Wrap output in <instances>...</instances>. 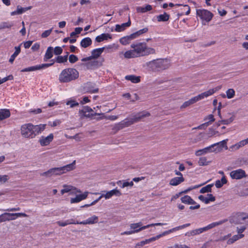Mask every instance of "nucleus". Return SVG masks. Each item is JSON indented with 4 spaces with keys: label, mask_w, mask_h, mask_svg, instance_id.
I'll return each mask as SVG.
<instances>
[{
    "label": "nucleus",
    "mask_w": 248,
    "mask_h": 248,
    "mask_svg": "<svg viewBox=\"0 0 248 248\" xmlns=\"http://www.w3.org/2000/svg\"><path fill=\"white\" fill-rule=\"evenodd\" d=\"M124 31V23L121 25L117 24L115 26V31L117 32H121Z\"/></svg>",
    "instance_id": "57"
},
{
    "label": "nucleus",
    "mask_w": 248,
    "mask_h": 248,
    "mask_svg": "<svg viewBox=\"0 0 248 248\" xmlns=\"http://www.w3.org/2000/svg\"><path fill=\"white\" fill-rule=\"evenodd\" d=\"M53 138V134L51 133L47 137L42 136L39 140V142L42 146H46L52 141Z\"/></svg>",
    "instance_id": "16"
},
{
    "label": "nucleus",
    "mask_w": 248,
    "mask_h": 248,
    "mask_svg": "<svg viewBox=\"0 0 248 248\" xmlns=\"http://www.w3.org/2000/svg\"><path fill=\"white\" fill-rule=\"evenodd\" d=\"M138 37H138V35L137 34L136 32H134L133 33H132L129 35L125 36V42L130 41L134 40L135 39H136Z\"/></svg>",
    "instance_id": "45"
},
{
    "label": "nucleus",
    "mask_w": 248,
    "mask_h": 248,
    "mask_svg": "<svg viewBox=\"0 0 248 248\" xmlns=\"http://www.w3.org/2000/svg\"><path fill=\"white\" fill-rule=\"evenodd\" d=\"M166 225V223H154V224H149L146 226H144L140 228L139 230H137L136 231V232L144 230V229L148 228L149 227H151V226H162V225Z\"/></svg>",
    "instance_id": "43"
},
{
    "label": "nucleus",
    "mask_w": 248,
    "mask_h": 248,
    "mask_svg": "<svg viewBox=\"0 0 248 248\" xmlns=\"http://www.w3.org/2000/svg\"><path fill=\"white\" fill-rule=\"evenodd\" d=\"M152 9V6L149 4L145 5L144 7H138L137 9L138 12L141 13H145L147 11L151 10Z\"/></svg>",
    "instance_id": "38"
},
{
    "label": "nucleus",
    "mask_w": 248,
    "mask_h": 248,
    "mask_svg": "<svg viewBox=\"0 0 248 248\" xmlns=\"http://www.w3.org/2000/svg\"><path fill=\"white\" fill-rule=\"evenodd\" d=\"M197 16L201 19L207 22L210 21L213 16V15L209 11L204 9H198L196 11Z\"/></svg>",
    "instance_id": "7"
},
{
    "label": "nucleus",
    "mask_w": 248,
    "mask_h": 248,
    "mask_svg": "<svg viewBox=\"0 0 248 248\" xmlns=\"http://www.w3.org/2000/svg\"><path fill=\"white\" fill-rule=\"evenodd\" d=\"M104 193H105V194L103 193L101 195V196L96 200H94L93 202L90 204L85 205L84 206H89L90 205H93L95 204L96 203H97L101 198L103 197H105L106 199H108L112 197L114 195L118 196L120 194V191L117 190V189H114L113 190H111L109 191H102Z\"/></svg>",
    "instance_id": "5"
},
{
    "label": "nucleus",
    "mask_w": 248,
    "mask_h": 248,
    "mask_svg": "<svg viewBox=\"0 0 248 248\" xmlns=\"http://www.w3.org/2000/svg\"><path fill=\"white\" fill-rule=\"evenodd\" d=\"M123 128H124V123H123V121H122L120 123L116 124L113 128V130L118 131L123 129Z\"/></svg>",
    "instance_id": "50"
},
{
    "label": "nucleus",
    "mask_w": 248,
    "mask_h": 248,
    "mask_svg": "<svg viewBox=\"0 0 248 248\" xmlns=\"http://www.w3.org/2000/svg\"><path fill=\"white\" fill-rule=\"evenodd\" d=\"M181 202L186 204H189V202L191 201V198L188 195H186L181 198Z\"/></svg>",
    "instance_id": "48"
},
{
    "label": "nucleus",
    "mask_w": 248,
    "mask_h": 248,
    "mask_svg": "<svg viewBox=\"0 0 248 248\" xmlns=\"http://www.w3.org/2000/svg\"><path fill=\"white\" fill-rule=\"evenodd\" d=\"M198 102V100L196 97V96L194 97H192L190 99H189V100L187 101H186L185 102L183 105L181 106L180 108L181 109L182 108H186L187 107H188L189 106L196 103Z\"/></svg>",
    "instance_id": "33"
},
{
    "label": "nucleus",
    "mask_w": 248,
    "mask_h": 248,
    "mask_svg": "<svg viewBox=\"0 0 248 248\" xmlns=\"http://www.w3.org/2000/svg\"><path fill=\"white\" fill-rule=\"evenodd\" d=\"M209 161L207 160V158L205 157H202L199 158L198 161V164L200 166H206L209 164Z\"/></svg>",
    "instance_id": "44"
},
{
    "label": "nucleus",
    "mask_w": 248,
    "mask_h": 248,
    "mask_svg": "<svg viewBox=\"0 0 248 248\" xmlns=\"http://www.w3.org/2000/svg\"><path fill=\"white\" fill-rule=\"evenodd\" d=\"M204 121H208V122H206V123H209V125L211 124V123L215 121V118L214 117V115L212 114H210L208 115L207 117H206L204 119Z\"/></svg>",
    "instance_id": "52"
},
{
    "label": "nucleus",
    "mask_w": 248,
    "mask_h": 248,
    "mask_svg": "<svg viewBox=\"0 0 248 248\" xmlns=\"http://www.w3.org/2000/svg\"><path fill=\"white\" fill-rule=\"evenodd\" d=\"M236 217L237 219V220H235V217H234L232 219H231V222L234 223L235 224H240L241 223V220H244L247 218H248V215L244 213H239L236 215Z\"/></svg>",
    "instance_id": "18"
},
{
    "label": "nucleus",
    "mask_w": 248,
    "mask_h": 248,
    "mask_svg": "<svg viewBox=\"0 0 248 248\" xmlns=\"http://www.w3.org/2000/svg\"><path fill=\"white\" fill-rule=\"evenodd\" d=\"M159 71L167 69L170 66V61L167 59H157Z\"/></svg>",
    "instance_id": "13"
},
{
    "label": "nucleus",
    "mask_w": 248,
    "mask_h": 248,
    "mask_svg": "<svg viewBox=\"0 0 248 248\" xmlns=\"http://www.w3.org/2000/svg\"><path fill=\"white\" fill-rule=\"evenodd\" d=\"M213 184H210L204 187H202L200 192L201 193H204L206 192H211V188L213 186Z\"/></svg>",
    "instance_id": "42"
},
{
    "label": "nucleus",
    "mask_w": 248,
    "mask_h": 248,
    "mask_svg": "<svg viewBox=\"0 0 248 248\" xmlns=\"http://www.w3.org/2000/svg\"><path fill=\"white\" fill-rule=\"evenodd\" d=\"M66 224V225L70 224H79V222L78 221H76L75 219L71 218L70 219H67L64 221Z\"/></svg>",
    "instance_id": "56"
},
{
    "label": "nucleus",
    "mask_w": 248,
    "mask_h": 248,
    "mask_svg": "<svg viewBox=\"0 0 248 248\" xmlns=\"http://www.w3.org/2000/svg\"><path fill=\"white\" fill-rule=\"evenodd\" d=\"M53 56V47L49 46L47 47L45 54L44 55L43 60L46 62L48 60L51 59Z\"/></svg>",
    "instance_id": "25"
},
{
    "label": "nucleus",
    "mask_w": 248,
    "mask_h": 248,
    "mask_svg": "<svg viewBox=\"0 0 248 248\" xmlns=\"http://www.w3.org/2000/svg\"><path fill=\"white\" fill-rule=\"evenodd\" d=\"M52 31V29H51L44 31L41 34L42 38H46L48 37L51 34Z\"/></svg>",
    "instance_id": "58"
},
{
    "label": "nucleus",
    "mask_w": 248,
    "mask_h": 248,
    "mask_svg": "<svg viewBox=\"0 0 248 248\" xmlns=\"http://www.w3.org/2000/svg\"><path fill=\"white\" fill-rule=\"evenodd\" d=\"M64 173L63 172L62 167L60 168H54L49 169L48 170L44 172L41 174V176H45L46 177H50L53 175H61Z\"/></svg>",
    "instance_id": "10"
},
{
    "label": "nucleus",
    "mask_w": 248,
    "mask_h": 248,
    "mask_svg": "<svg viewBox=\"0 0 248 248\" xmlns=\"http://www.w3.org/2000/svg\"><path fill=\"white\" fill-rule=\"evenodd\" d=\"M13 24L9 22H3L1 25V28L5 29V28H10L12 27Z\"/></svg>",
    "instance_id": "60"
},
{
    "label": "nucleus",
    "mask_w": 248,
    "mask_h": 248,
    "mask_svg": "<svg viewBox=\"0 0 248 248\" xmlns=\"http://www.w3.org/2000/svg\"><path fill=\"white\" fill-rule=\"evenodd\" d=\"M45 126L44 124L34 125L31 123L24 124L21 127V134L25 138H34L44 131Z\"/></svg>",
    "instance_id": "2"
},
{
    "label": "nucleus",
    "mask_w": 248,
    "mask_h": 248,
    "mask_svg": "<svg viewBox=\"0 0 248 248\" xmlns=\"http://www.w3.org/2000/svg\"><path fill=\"white\" fill-rule=\"evenodd\" d=\"M193 230H194L195 235L200 234L202 233V232H205V229H204V227L199 228V229Z\"/></svg>",
    "instance_id": "62"
},
{
    "label": "nucleus",
    "mask_w": 248,
    "mask_h": 248,
    "mask_svg": "<svg viewBox=\"0 0 248 248\" xmlns=\"http://www.w3.org/2000/svg\"><path fill=\"white\" fill-rule=\"evenodd\" d=\"M199 199L202 202H204L205 204L209 203L210 202H214L216 198L211 194H208L207 197H205L203 195H200L199 196Z\"/></svg>",
    "instance_id": "19"
},
{
    "label": "nucleus",
    "mask_w": 248,
    "mask_h": 248,
    "mask_svg": "<svg viewBox=\"0 0 248 248\" xmlns=\"http://www.w3.org/2000/svg\"><path fill=\"white\" fill-rule=\"evenodd\" d=\"M226 221H227V220H221V221H219L218 222H213V223L209 224L207 226L204 227V229H205V231H207L208 230L211 229L217 226L221 225L222 224L225 222Z\"/></svg>",
    "instance_id": "34"
},
{
    "label": "nucleus",
    "mask_w": 248,
    "mask_h": 248,
    "mask_svg": "<svg viewBox=\"0 0 248 248\" xmlns=\"http://www.w3.org/2000/svg\"><path fill=\"white\" fill-rule=\"evenodd\" d=\"M150 113L146 110L142 111L132 116L131 118L125 120V127L128 126L134 123L139 122L144 118L149 117Z\"/></svg>",
    "instance_id": "4"
},
{
    "label": "nucleus",
    "mask_w": 248,
    "mask_h": 248,
    "mask_svg": "<svg viewBox=\"0 0 248 248\" xmlns=\"http://www.w3.org/2000/svg\"><path fill=\"white\" fill-rule=\"evenodd\" d=\"M148 31V29L147 28H144L141 30H140L137 31H136L138 37H140L142 34L146 33Z\"/></svg>",
    "instance_id": "59"
},
{
    "label": "nucleus",
    "mask_w": 248,
    "mask_h": 248,
    "mask_svg": "<svg viewBox=\"0 0 248 248\" xmlns=\"http://www.w3.org/2000/svg\"><path fill=\"white\" fill-rule=\"evenodd\" d=\"M11 115V113L8 109H0V121L9 118Z\"/></svg>",
    "instance_id": "28"
},
{
    "label": "nucleus",
    "mask_w": 248,
    "mask_h": 248,
    "mask_svg": "<svg viewBox=\"0 0 248 248\" xmlns=\"http://www.w3.org/2000/svg\"><path fill=\"white\" fill-rule=\"evenodd\" d=\"M104 47L94 49L92 51V56L81 59L82 62H86L91 60L92 58H97L102 53Z\"/></svg>",
    "instance_id": "11"
},
{
    "label": "nucleus",
    "mask_w": 248,
    "mask_h": 248,
    "mask_svg": "<svg viewBox=\"0 0 248 248\" xmlns=\"http://www.w3.org/2000/svg\"><path fill=\"white\" fill-rule=\"evenodd\" d=\"M234 120V117L233 116L230 117L228 119L221 120L219 122L223 124H231Z\"/></svg>",
    "instance_id": "51"
},
{
    "label": "nucleus",
    "mask_w": 248,
    "mask_h": 248,
    "mask_svg": "<svg viewBox=\"0 0 248 248\" xmlns=\"http://www.w3.org/2000/svg\"><path fill=\"white\" fill-rule=\"evenodd\" d=\"M51 64H41L24 68L21 70V72H30L45 69L50 67Z\"/></svg>",
    "instance_id": "12"
},
{
    "label": "nucleus",
    "mask_w": 248,
    "mask_h": 248,
    "mask_svg": "<svg viewBox=\"0 0 248 248\" xmlns=\"http://www.w3.org/2000/svg\"><path fill=\"white\" fill-rule=\"evenodd\" d=\"M221 88V86H217L214 88L209 89L208 91L203 92L197 96L196 97L198 101L204 99V98L208 97L209 96L213 95L215 93L219 91Z\"/></svg>",
    "instance_id": "9"
},
{
    "label": "nucleus",
    "mask_w": 248,
    "mask_h": 248,
    "mask_svg": "<svg viewBox=\"0 0 248 248\" xmlns=\"http://www.w3.org/2000/svg\"><path fill=\"white\" fill-rule=\"evenodd\" d=\"M80 113L83 115L84 116L88 118L91 117L95 115H99V114L97 113H91L93 112V109L88 106H85L83 107V109L79 111Z\"/></svg>",
    "instance_id": "17"
},
{
    "label": "nucleus",
    "mask_w": 248,
    "mask_h": 248,
    "mask_svg": "<svg viewBox=\"0 0 248 248\" xmlns=\"http://www.w3.org/2000/svg\"><path fill=\"white\" fill-rule=\"evenodd\" d=\"M235 93V91L233 89H229L226 92V97L228 99H231L234 96Z\"/></svg>",
    "instance_id": "46"
},
{
    "label": "nucleus",
    "mask_w": 248,
    "mask_h": 248,
    "mask_svg": "<svg viewBox=\"0 0 248 248\" xmlns=\"http://www.w3.org/2000/svg\"><path fill=\"white\" fill-rule=\"evenodd\" d=\"M228 140V139H226L224 140H223L220 142H218L217 143H214L213 144L211 145V146H213L214 147V146L219 145L222 148H225L226 150L228 149V147L227 146V142Z\"/></svg>",
    "instance_id": "40"
},
{
    "label": "nucleus",
    "mask_w": 248,
    "mask_h": 248,
    "mask_svg": "<svg viewBox=\"0 0 248 248\" xmlns=\"http://www.w3.org/2000/svg\"><path fill=\"white\" fill-rule=\"evenodd\" d=\"M75 163L76 161L75 160L73 163L62 167V169L63 172H65V171L74 170L75 169Z\"/></svg>",
    "instance_id": "37"
},
{
    "label": "nucleus",
    "mask_w": 248,
    "mask_h": 248,
    "mask_svg": "<svg viewBox=\"0 0 248 248\" xmlns=\"http://www.w3.org/2000/svg\"><path fill=\"white\" fill-rule=\"evenodd\" d=\"M143 67L149 71H159L157 59L146 62L143 64Z\"/></svg>",
    "instance_id": "8"
},
{
    "label": "nucleus",
    "mask_w": 248,
    "mask_h": 248,
    "mask_svg": "<svg viewBox=\"0 0 248 248\" xmlns=\"http://www.w3.org/2000/svg\"><path fill=\"white\" fill-rule=\"evenodd\" d=\"M84 89L86 92L91 93H97L99 91L98 88L95 87V84L91 82L85 83Z\"/></svg>",
    "instance_id": "14"
},
{
    "label": "nucleus",
    "mask_w": 248,
    "mask_h": 248,
    "mask_svg": "<svg viewBox=\"0 0 248 248\" xmlns=\"http://www.w3.org/2000/svg\"><path fill=\"white\" fill-rule=\"evenodd\" d=\"M78 60V57L74 54H71L69 56V62L71 63H74L76 62H77Z\"/></svg>",
    "instance_id": "49"
},
{
    "label": "nucleus",
    "mask_w": 248,
    "mask_h": 248,
    "mask_svg": "<svg viewBox=\"0 0 248 248\" xmlns=\"http://www.w3.org/2000/svg\"><path fill=\"white\" fill-rule=\"evenodd\" d=\"M131 47L132 49L125 52V58H135L155 53V49L147 46L144 42L133 43Z\"/></svg>",
    "instance_id": "1"
},
{
    "label": "nucleus",
    "mask_w": 248,
    "mask_h": 248,
    "mask_svg": "<svg viewBox=\"0 0 248 248\" xmlns=\"http://www.w3.org/2000/svg\"><path fill=\"white\" fill-rule=\"evenodd\" d=\"M209 125V123H203V124L199 125L198 126H197L196 127L193 128V129H205Z\"/></svg>",
    "instance_id": "55"
},
{
    "label": "nucleus",
    "mask_w": 248,
    "mask_h": 248,
    "mask_svg": "<svg viewBox=\"0 0 248 248\" xmlns=\"http://www.w3.org/2000/svg\"><path fill=\"white\" fill-rule=\"evenodd\" d=\"M15 219L16 217H13L12 213H5L0 215V223Z\"/></svg>",
    "instance_id": "20"
},
{
    "label": "nucleus",
    "mask_w": 248,
    "mask_h": 248,
    "mask_svg": "<svg viewBox=\"0 0 248 248\" xmlns=\"http://www.w3.org/2000/svg\"><path fill=\"white\" fill-rule=\"evenodd\" d=\"M98 221V217L94 215L87 219L79 222V224H93L96 223H97Z\"/></svg>",
    "instance_id": "21"
},
{
    "label": "nucleus",
    "mask_w": 248,
    "mask_h": 248,
    "mask_svg": "<svg viewBox=\"0 0 248 248\" xmlns=\"http://www.w3.org/2000/svg\"><path fill=\"white\" fill-rule=\"evenodd\" d=\"M40 46V44L38 43H36L32 46L31 49L34 51H37L39 49Z\"/></svg>",
    "instance_id": "64"
},
{
    "label": "nucleus",
    "mask_w": 248,
    "mask_h": 248,
    "mask_svg": "<svg viewBox=\"0 0 248 248\" xmlns=\"http://www.w3.org/2000/svg\"><path fill=\"white\" fill-rule=\"evenodd\" d=\"M62 52V49L60 46H56L53 48V53L56 55H59Z\"/></svg>",
    "instance_id": "54"
},
{
    "label": "nucleus",
    "mask_w": 248,
    "mask_h": 248,
    "mask_svg": "<svg viewBox=\"0 0 248 248\" xmlns=\"http://www.w3.org/2000/svg\"><path fill=\"white\" fill-rule=\"evenodd\" d=\"M212 147H213V146H211V145H210V146L205 147L202 149L199 150L195 152V155L196 156H200L202 155L205 154L207 153L210 152H211L210 149Z\"/></svg>",
    "instance_id": "32"
},
{
    "label": "nucleus",
    "mask_w": 248,
    "mask_h": 248,
    "mask_svg": "<svg viewBox=\"0 0 248 248\" xmlns=\"http://www.w3.org/2000/svg\"><path fill=\"white\" fill-rule=\"evenodd\" d=\"M155 241V238H150L148 239H146L145 240L142 241L137 244H136L135 246L136 248H140L145 244L150 243V242H152L153 241Z\"/></svg>",
    "instance_id": "35"
},
{
    "label": "nucleus",
    "mask_w": 248,
    "mask_h": 248,
    "mask_svg": "<svg viewBox=\"0 0 248 248\" xmlns=\"http://www.w3.org/2000/svg\"><path fill=\"white\" fill-rule=\"evenodd\" d=\"M247 144H248V138L241 140L235 144L232 145L230 147L229 150L231 152H235Z\"/></svg>",
    "instance_id": "15"
},
{
    "label": "nucleus",
    "mask_w": 248,
    "mask_h": 248,
    "mask_svg": "<svg viewBox=\"0 0 248 248\" xmlns=\"http://www.w3.org/2000/svg\"><path fill=\"white\" fill-rule=\"evenodd\" d=\"M68 58V55L65 56H58L56 57V62L59 63H64L67 62Z\"/></svg>",
    "instance_id": "39"
},
{
    "label": "nucleus",
    "mask_w": 248,
    "mask_h": 248,
    "mask_svg": "<svg viewBox=\"0 0 248 248\" xmlns=\"http://www.w3.org/2000/svg\"><path fill=\"white\" fill-rule=\"evenodd\" d=\"M82 64L84 65L87 69L93 70L98 67L99 62L97 61H93L83 63Z\"/></svg>",
    "instance_id": "23"
},
{
    "label": "nucleus",
    "mask_w": 248,
    "mask_h": 248,
    "mask_svg": "<svg viewBox=\"0 0 248 248\" xmlns=\"http://www.w3.org/2000/svg\"><path fill=\"white\" fill-rule=\"evenodd\" d=\"M125 79L130 81L131 82L134 83H138L140 81V77L134 75H127L125 76Z\"/></svg>",
    "instance_id": "26"
},
{
    "label": "nucleus",
    "mask_w": 248,
    "mask_h": 248,
    "mask_svg": "<svg viewBox=\"0 0 248 248\" xmlns=\"http://www.w3.org/2000/svg\"><path fill=\"white\" fill-rule=\"evenodd\" d=\"M244 236V234H236L233 235L231 238L229 239L227 241V244L228 245L233 243L236 241L239 240L240 238H243Z\"/></svg>",
    "instance_id": "36"
},
{
    "label": "nucleus",
    "mask_w": 248,
    "mask_h": 248,
    "mask_svg": "<svg viewBox=\"0 0 248 248\" xmlns=\"http://www.w3.org/2000/svg\"><path fill=\"white\" fill-rule=\"evenodd\" d=\"M79 78V72L75 68H66L59 75L58 79L61 83H67L76 80Z\"/></svg>",
    "instance_id": "3"
},
{
    "label": "nucleus",
    "mask_w": 248,
    "mask_h": 248,
    "mask_svg": "<svg viewBox=\"0 0 248 248\" xmlns=\"http://www.w3.org/2000/svg\"><path fill=\"white\" fill-rule=\"evenodd\" d=\"M185 179L183 176L176 177L172 178L170 182V185L176 186L183 182Z\"/></svg>",
    "instance_id": "27"
},
{
    "label": "nucleus",
    "mask_w": 248,
    "mask_h": 248,
    "mask_svg": "<svg viewBox=\"0 0 248 248\" xmlns=\"http://www.w3.org/2000/svg\"><path fill=\"white\" fill-rule=\"evenodd\" d=\"M13 217H27L28 215L24 213H12Z\"/></svg>",
    "instance_id": "61"
},
{
    "label": "nucleus",
    "mask_w": 248,
    "mask_h": 248,
    "mask_svg": "<svg viewBox=\"0 0 248 248\" xmlns=\"http://www.w3.org/2000/svg\"><path fill=\"white\" fill-rule=\"evenodd\" d=\"M141 222L132 224L130 225V228L133 230L131 231L125 232V234H130L135 232H138L139 231L136 232L137 230H139L140 228L142 227Z\"/></svg>",
    "instance_id": "22"
},
{
    "label": "nucleus",
    "mask_w": 248,
    "mask_h": 248,
    "mask_svg": "<svg viewBox=\"0 0 248 248\" xmlns=\"http://www.w3.org/2000/svg\"><path fill=\"white\" fill-rule=\"evenodd\" d=\"M66 105H69L71 108H73L74 107L78 106L79 104L76 101L71 100L68 101L66 102Z\"/></svg>",
    "instance_id": "53"
},
{
    "label": "nucleus",
    "mask_w": 248,
    "mask_h": 248,
    "mask_svg": "<svg viewBox=\"0 0 248 248\" xmlns=\"http://www.w3.org/2000/svg\"><path fill=\"white\" fill-rule=\"evenodd\" d=\"M77 190V188L71 186L64 185L63 188L61 190V193L62 195L64 194L65 193H68L72 191V192H75Z\"/></svg>",
    "instance_id": "29"
},
{
    "label": "nucleus",
    "mask_w": 248,
    "mask_h": 248,
    "mask_svg": "<svg viewBox=\"0 0 248 248\" xmlns=\"http://www.w3.org/2000/svg\"><path fill=\"white\" fill-rule=\"evenodd\" d=\"M9 177L7 175H0V183H5L6 182L8 179Z\"/></svg>",
    "instance_id": "63"
},
{
    "label": "nucleus",
    "mask_w": 248,
    "mask_h": 248,
    "mask_svg": "<svg viewBox=\"0 0 248 248\" xmlns=\"http://www.w3.org/2000/svg\"><path fill=\"white\" fill-rule=\"evenodd\" d=\"M87 196L88 192H85L83 194L77 195L75 198L71 199V203H73L78 202L81 201L82 200L85 199L87 197Z\"/></svg>",
    "instance_id": "24"
},
{
    "label": "nucleus",
    "mask_w": 248,
    "mask_h": 248,
    "mask_svg": "<svg viewBox=\"0 0 248 248\" xmlns=\"http://www.w3.org/2000/svg\"><path fill=\"white\" fill-rule=\"evenodd\" d=\"M92 44V39L90 37H85L81 40L80 42V46H81L86 48L90 46H91Z\"/></svg>",
    "instance_id": "30"
},
{
    "label": "nucleus",
    "mask_w": 248,
    "mask_h": 248,
    "mask_svg": "<svg viewBox=\"0 0 248 248\" xmlns=\"http://www.w3.org/2000/svg\"><path fill=\"white\" fill-rule=\"evenodd\" d=\"M230 176L232 179L240 180L246 178L247 175L244 170L238 169L231 171L230 172Z\"/></svg>",
    "instance_id": "6"
},
{
    "label": "nucleus",
    "mask_w": 248,
    "mask_h": 248,
    "mask_svg": "<svg viewBox=\"0 0 248 248\" xmlns=\"http://www.w3.org/2000/svg\"><path fill=\"white\" fill-rule=\"evenodd\" d=\"M169 15L166 13L162 15H160L157 17L158 21H167L169 19Z\"/></svg>",
    "instance_id": "41"
},
{
    "label": "nucleus",
    "mask_w": 248,
    "mask_h": 248,
    "mask_svg": "<svg viewBox=\"0 0 248 248\" xmlns=\"http://www.w3.org/2000/svg\"><path fill=\"white\" fill-rule=\"evenodd\" d=\"M31 8V6H29L26 8H22L20 6L18 5L17 6V13L19 15L22 14V13L25 12L26 11L30 10Z\"/></svg>",
    "instance_id": "47"
},
{
    "label": "nucleus",
    "mask_w": 248,
    "mask_h": 248,
    "mask_svg": "<svg viewBox=\"0 0 248 248\" xmlns=\"http://www.w3.org/2000/svg\"><path fill=\"white\" fill-rule=\"evenodd\" d=\"M110 34L108 33H102L100 35L96 37L95 41L97 42H101L105 40H108V38H110Z\"/></svg>",
    "instance_id": "31"
}]
</instances>
